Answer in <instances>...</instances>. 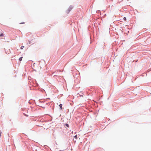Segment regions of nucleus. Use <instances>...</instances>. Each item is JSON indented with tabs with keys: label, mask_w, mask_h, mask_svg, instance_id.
<instances>
[{
	"label": "nucleus",
	"mask_w": 151,
	"mask_h": 151,
	"mask_svg": "<svg viewBox=\"0 0 151 151\" xmlns=\"http://www.w3.org/2000/svg\"><path fill=\"white\" fill-rule=\"evenodd\" d=\"M72 9V8H69L67 10V12L68 13Z\"/></svg>",
	"instance_id": "f257e3e1"
},
{
	"label": "nucleus",
	"mask_w": 151,
	"mask_h": 151,
	"mask_svg": "<svg viewBox=\"0 0 151 151\" xmlns=\"http://www.w3.org/2000/svg\"><path fill=\"white\" fill-rule=\"evenodd\" d=\"M4 34L3 33H1L0 34V37H3L4 36Z\"/></svg>",
	"instance_id": "f03ea898"
},
{
	"label": "nucleus",
	"mask_w": 151,
	"mask_h": 151,
	"mask_svg": "<svg viewBox=\"0 0 151 151\" xmlns=\"http://www.w3.org/2000/svg\"><path fill=\"white\" fill-rule=\"evenodd\" d=\"M59 106H60V108L61 109H62V105L61 104H60L59 105Z\"/></svg>",
	"instance_id": "7ed1b4c3"
},
{
	"label": "nucleus",
	"mask_w": 151,
	"mask_h": 151,
	"mask_svg": "<svg viewBox=\"0 0 151 151\" xmlns=\"http://www.w3.org/2000/svg\"><path fill=\"white\" fill-rule=\"evenodd\" d=\"M22 58H23L22 57H21L19 59V60L20 61H21L22 60Z\"/></svg>",
	"instance_id": "20e7f679"
},
{
	"label": "nucleus",
	"mask_w": 151,
	"mask_h": 151,
	"mask_svg": "<svg viewBox=\"0 0 151 151\" xmlns=\"http://www.w3.org/2000/svg\"><path fill=\"white\" fill-rule=\"evenodd\" d=\"M124 20L125 21H126V18L125 17H124Z\"/></svg>",
	"instance_id": "39448f33"
},
{
	"label": "nucleus",
	"mask_w": 151,
	"mask_h": 151,
	"mask_svg": "<svg viewBox=\"0 0 151 151\" xmlns=\"http://www.w3.org/2000/svg\"><path fill=\"white\" fill-rule=\"evenodd\" d=\"M74 137L76 139H77V135H76V136H74Z\"/></svg>",
	"instance_id": "423d86ee"
},
{
	"label": "nucleus",
	"mask_w": 151,
	"mask_h": 151,
	"mask_svg": "<svg viewBox=\"0 0 151 151\" xmlns=\"http://www.w3.org/2000/svg\"><path fill=\"white\" fill-rule=\"evenodd\" d=\"M1 131H0V137H1Z\"/></svg>",
	"instance_id": "0eeeda50"
},
{
	"label": "nucleus",
	"mask_w": 151,
	"mask_h": 151,
	"mask_svg": "<svg viewBox=\"0 0 151 151\" xmlns=\"http://www.w3.org/2000/svg\"><path fill=\"white\" fill-rule=\"evenodd\" d=\"M24 22H22V23H20V24H24Z\"/></svg>",
	"instance_id": "6e6552de"
},
{
	"label": "nucleus",
	"mask_w": 151,
	"mask_h": 151,
	"mask_svg": "<svg viewBox=\"0 0 151 151\" xmlns=\"http://www.w3.org/2000/svg\"><path fill=\"white\" fill-rule=\"evenodd\" d=\"M24 47V46H22V47H21V48H22H22H23Z\"/></svg>",
	"instance_id": "1a4fd4ad"
},
{
	"label": "nucleus",
	"mask_w": 151,
	"mask_h": 151,
	"mask_svg": "<svg viewBox=\"0 0 151 151\" xmlns=\"http://www.w3.org/2000/svg\"><path fill=\"white\" fill-rule=\"evenodd\" d=\"M66 126H67V127H68V124H66Z\"/></svg>",
	"instance_id": "9d476101"
},
{
	"label": "nucleus",
	"mask_w": 151,
	"mask_h": 151,
	"mask_svg": "<svg viewBox=\"0 0 151 151\" xmlns=\"http://www.w3.org/2000/svg\"><path fill=\"white\" fill-rule=\"evenodd\" d=\"M26 116H28V115H27V116L26 115Z\"/></svg>",
	"instance_id": "9b49d317"
}]
</instances>
